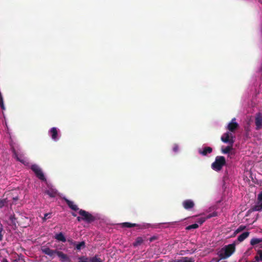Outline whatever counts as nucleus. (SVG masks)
<instances>
[{"mask_svg":"<svg viewBox=\"0 0 262 262\" xmlns=\"http://www.w3.org/2000/svg\"><path fill=\"white\" fill-rule=\"evenodd\" d=\"M42 252L46 255L53 258L56 254L61 262H71L70 257L62 251L57 250H52L47 247H42L41 248Z\"/></svg>","mask_w":262,"mask_h":262,"instance_id":"nucleus-1","label":"nucleus"},{"mask_svg":"<svg viewBox=\"0 0 262 262\" xmlns=\"http://www.w3.org/2000/svg\"><path fill=\"white\" fill-rule=\"evenodd\" d=\"M226 159L223 156H217L215 161L211 164V168L216 171H220L226 165Z\"/></svg>","mask_w":262,"mask_h":262,"instance_id":"nucleus-2","label":"nucleus"},{"mask_svg":"<svg viewBox=\"0 0 262 262\" xmlns=\"http://www.w3.org/2000/svg\"><path fill=\"white\" fill-rule=\"evenodd\" d=\"M79 214L82 216V221L87 223H91L96 220V217L94 216L84 210L80 209L79 210Z\"/></svg>","mask_w":262,"mask_h":262,"instance_id":"nucleus-3","label":"nucleus"},{"mask_svg":"<svg viewBox=\"0 0 262 262\" xmlns=\"http://www.w3.org/2000/svg\"><path fill=\"white\" fill-rule=\"evenodd\" d=\"M31 170L35 173L36 176L40 180L46 182L47 180L41 168L36 164H33L31 167Z\"/></svg>","mask_w":262,"mask_h":262,"instance_id":"nucleus-4","label":"nucleus"},{"mask_svg":"<svg viewBox=\"0 0 262 262\" xmlns=\"http://www.w3.org/2000/svg\"><path fill=\"white\" fill-rule=\"evenodd\" d=\"M12 153L14 157L16 159L17 161L21 162V163L25 164L26 162L24 155L21 152L16 151L14 147L12 149Z\"/></svg>","mask_w":262,"mask_h":262,"instance_id":"nucleus-5","label":"nucleus"},{"mask_svg":"<svg viewBox=\"0 0 262 262\" xmlns=\"http://www.w3.org/2000/svg\"><path fill=\"white\" fill-rule=\"evenodd\" d=\"M221 259H224L229 256V244L226 245L218 253Z\"/></svg>","mask_w":262,"mask_h":262,"instance_id":"nucleus-6","label":"nucleus"},{"mask_svg":"<svg viewBox=\"0 0 262 262\" xmlns=\"http://www.w3.org/2000/svg\"><path fill=\"white\" fill-rule=\"evenodd\" d=\"M78 262H102V261L100 258H98L96 256L90 258L81 256L79 257Z\"/></svg>","mask_w":262,"mask_h":262,"instance_id":"nucleus-7","label":"nucleus"},{"mask_svg":"<svg viewBox=\"0 0 262 262\" xmlns=\"http://www.w3.org/2000/svg\"><path fill=\"white\" fill-rule=\"evenodd\" d=\"M255 123L256 125V130H258L262 127V114L258 113L255 115Z\"/></svg>","mask_w":262,"mask_h":262,"instance_id":"nucleus-8","label":"nucleus"},{"mask_svg":"<svg viewBox=\"0 0 262 262\" xmlns=\"http://www.w3.org/2000/svg\"><path fill=\"white\" fill-rule=\"evenodd\" d=\"M182 206L186 210H190L194 207V203L192 200L188 199L183 202Z\"/></svg>","mask_w":262,"mask_h":262,"instance_id":"nucleus-9","label":"nucleus"},{"mask_svg":"<svg viewBox=\"0 0 262 262\" xmlns=\"http://www.w3.org/2000/svg\"><path fill=\"white\" fill-rule=\"evenodd\" d=\"M63 199L66 202L69 208H70L72 210L74 211H78L80 210L78 206L75 204L73 201H71L66 198H63Z\"/></svg>","mask_w":262,"mask_h":262,"instance_id":"nucleus-10","label":"nucleus"},{"mask_svg":"<svg viewBox=\"0 0 262 262\" xmlns=\"http://www.w3.org/2000/svg\"><path fill=\"white\" fill-rule=\"evenodd\" d=\"M250 210L252 211H260L262 210V201L257 199L256 204L251 208Z\"/></svg>","mask_w":262,"mask_h":262,"instance_id":"nucleus-11","label":"nucleus"},{"mask_svg":"<svg viewBox=\"0 0 262 262\" xmlns=\"http://www.w3.org/2000/svg\"><path fill=\"white\" fill-rule=\"evenodd\" d=\"M216 215H217V213L216 212H213L212 213H210L208 215H207L206 217H202L199 218L197 222L201 225L203 224L207 219H210L212 217L215 216Z\"/></svg>","mask_w":262,"mask_h":262,"instance_id":"nucleus-12","label":"nucleus"},{"mask_svg":"<svg viewBox=\"0 0 262 262\" xmlns=\"http://www.w3.org/2000/svg\"><path fill=\"white\" fill-rule=\"evenodd\" d=\"M68 242H71L72 244L75 246L77 250H80L82 249H83L85 247V243L84 241H82L81 242H80L79 243H77L76 242H72V241H70V239L68 240Z\"/></svg>","mask_w":262,"mask_h":262,"instance_id":"nucleus-13","label":"nucleus"},{"mask_svg":"<svg viewBox=\"0 0 262 262\" xmlns=\"http://www.w3.org/2000/svg\"><path fill=\"white\" fill-rule=\"evenodd\" d=\"M212 151V148L210 147H205L203 149L200 148L198 150L199 153L204 156H206L208 154H210Z\"/></svg>","mask_w":262,"mask_h":262,"instance_id":"nucleus-14","label":"nucleus"},{"mask_svg":"<svg viewBox=\"0 0 262 262\" xmlns=\"http://www.w3.org/2000/svg\"><path fill=\"white\" fill-rule=\"evenodd\" d=\"M45 193L48 194L51 198H54L57 194V190L53 188H49L46 190Z\"/></svg>","mask_w":262,"mask_h":262,"instance_id":"nucleus-15","label":"nucleus"},{"mask_svg":"<svg viewBox=\"0 0 262 262\" xmlns=\"http://www.w3.org/2000/svg\"><path fill=\"white\" fill-rule=\"evenodd\" d=\"M123 228H132L134 227H138L139 229L142 228L141 226L137 224L130 223L128 222H124L121 224Z\"/></svg>","mask_w":262,"mask_h":262,"instance_id":"nucleus-16","label":"nucleus"},{"mask_svg":"<svg viewBox=\"0 0 262 262\" xmlns=\"http://www.w3.org/2000/svg\"><path fill=\"white\" fill-rule=\"evenodd\" d=\"M249 235V232H248V231L244 232L238 236L237 239L236 241L237 243H239V242H242L244 239H245L247 237H248Z\"/></svg>","mask_w":262,"mask_h":262,"instance_id":"nucleus-17","label":"nucleus"},{"mask_svg":"<svg viewBox=\"0 0 262 262\" xmlns=\"http://www.w3.org/2000/svg\"><path fill=\"white\" fill-rule=\"evenodd\" d=\"M50 132L51 135L52 139L56 141L57 140L58 132L56 127H52L51 128Z\"/></svg>","mask_w":262,"mask_h":262,"instance_id":"nucleus-18","label":"nucleus"},{"mask_svg":"<svg viewBox=\"0 0 262 262\" xmlns=\"http://www.w3.org/2000/svg\"><path fill=\"white\" fill-rule=\"evenodd\" d=\"M55 238L58 241L63 243L66 242V238L62 232L56 234L55 235Z\"/></svg>","mask_w":262,"mask_h":262,"instance_id":"nucleus-19","label":"nucleus"},{"mask_svg":"<svg viewBox=\"0 0 262 262\" xmlns=\"http://www.w3.org/2000/svg\"><path fill=\"white\" fill-rule=\"evenodd\" d=\"M144 239L143 237L139 236L137 237L135 241L133 243L134 247H138L140 246L144 242Z\"/></svg>","mask_w":262,"mask_h":262,"instance_id":"nucleus-20","label":"nucleus"},{"mask_svg":"<svg viewBox=\"0 0 262 262\" xmlns=\"http://www.w3.org/2000/svg\"><path fill=\"white\" fill-rule=\"evenodd\" d=\"M221 140L224 143L229 142V132H227L222 136Z\"/></svg>","mask_w":262,"mask_h":262,"instance_id":"nucleus-21","label":"nucleus"},{"mask_svg":"<svg viewBox=\"0 0 262 262\" xmlns=\"http://www.w3.org/2000/svg\"><path fill=\"white\" fill-rule=\"evenodd\" d=\"M194 259L192 258L188 257H182L180 260H174L173 262H194Z\"/></svg>","mask_w":262,"mask_h":262,"instance_id":"nucleus-22","label":"nucleus"},{"mask_svg":"<svg viewBox=\"0 0 262 262\" xmlns=\"http://www.w3.org/2000/svg\"><path fill=\"white\" fill-rule=\"evenodd\" d=\"M255 260L256 262L262 261V250H259L257 251V254L255 256Z\"/></svg>","mask_w":262,"mask_h":262,"instance_id":"nucleus-23","label":"nucleus"},{"mask_svg":"<svg viewBox=\"0 0 262 262\" xmlns=\"http://www.w3.org/2000/svg\"><path fill=\"white\" fill-rule=\"evenodd\" d=\"M262 242V238H253L251 239L250 241V244L252 246H254L256 244H258Z\"/></svg>","mask_w":262,"mask_h":262,"instance_id":"nucleus-24","label":"nucleus"},{"mask_svg":"<svg viewBox=\"0 0 262 262\" xmlns=\"http://www.w3.org/2000/svg\"><path fill=\"white\" fill-rule=\"evenodd\" d=\"M238 127V124L236 122H230V132H233Z\"/></svg>","mask_w":262,"mask_h":262,"instance_id":"nucleus-25","label":"nucleus"},{"mask_svg":"<svg viewBox=\"0 0 262 262\" xmlns=\"http://www.w3.org/2000/svg\"><path fill=\"white\" fill-rule=\"evenodd\" d=\"M237 244L236 241H234L232 244H230V256L235 252V246Z\"/></svg>","mask_w":262,"mask_h":262,"instance_id":"nucleus-26","label":"nucleus"},{"mask_svg":"<svg viewBox=\"0 0 262 262\" xmlns=\"http://www.w3.org/2000/svg\"><path fill=\"white\" fill-rule=\"evenodd\" d=\"M199 227V225L198 224H193L190 225L188 226L186 228V230H191L192 229H196Z\"/></svg>","mask_w":262,"mask_h":262,"instance_id":"nucleus-27","label":"nucleus"},{"mask_svg":"<svg viewBox=\"0 0 262 262\" xmlns=\"http://www.w3.org/2000/svg\"><path fill=\"white\" fill-rule=\"evenodd\" d=\"M51 213H45L44 214V216L42 219V221L43 222L46 221L47 219H50L51 217Z\"/></svg>","mask_w":262,"mask_h":262,"instance_id":"nucleus-28","label":"nucleus"},{"mask_svg":"<svg viewBox=\"0 0 262 262\" xmlns=\"http://www.w3.org/2000/svg\"><path fill=\"white\" fill-rule=\"evenodd\" d=\"M222 151L223 154H229V145L226 147L225 148H222Z\"/></svg>","mask_w":262,"mask_h":262,"instance_id":"nucleus-29","label":"nucleus"},{"mask_svg":"<svg viewBox=\"0 0 262 262\" xmlns=\"http://www.w3.org/2000/svg\"><path fill=\"white\" fill-rule=\"evenodd\" d=\"M10 220L11 221L12 224L15 225V221H16V217L15 216V215H10L9 217Z\"/></svg>","mask_w":262,"mask_h":262,"instance_id":"nucleus-30","label":"nucleus"},{"mask_svg":"<svg viewBox=\"0 0 262 262\" xmlns=\"http://www.w3.org/2000/svg\"><path fill=\"white\" fill-rule=\"evenodd\" d=\"M228 178L226 176H225L223 178V188H226V186L225 185H226V181H228Z\"/></svg>","mask_w":262,"mask_h":262,"instance_id":"nucleus-31","label":"nucleus"},{"mask_svg":"<svg viewBox=\"0 0 262 262\" xmlns=\"http://www.w3.org/2000/svg\"><path fill=\"white\" fill-rule=\"evenodd\" d=\"M230 155L232 154V143H233V140L232 139V137H231V136L230 135Z\"/></svg>","mask_w":262,"mask_h":262,"instance_id":"nucleus-32","label":"nucleus"},{"mask_svg":"<svg viewBox=\"0 0 262 262\" xmlns=\"http://www.w3.org/2000/svg\"><path fill=\"white\" fill-rule=\"evenodd\" d=\"M241 232V230L239 229H236L233 233V234L230 236V237H234L236 234Z\"/></svg>","mask_w":262,"mask_h":262,"instance_id":"nucleus-33","label":"nucleus"},{"mask_svg":"<svg viewBox=\"0 0 262 262\" xmlns=\"http://www.w3.org/2000/svg\"><path fill=\"white\" fill-rule=\"evenodd\" d=\"M3 231V229L2 227L0 228V241H2L3 235L2 234V231Z\"/></svg>","mask_w":262,"mask_h":262,"instance_id":"nucleus-34","label":"nucleus"},{"mask_svg":"<svg viewBox=\"0 0 262 262\" xmlns=\"http://www.w3.org/2000/svg\"><path fill=\"white\" fill-rule=\"evenodd\" d=\"M257 199H258V200H261V201H262V191H261V192H260L258 194V196H257Z\"/></svg>","mask_w":262,"mask_h":262,"instance_id":"nucleus-35","label":"nucleus"},{"mask_svg":"<svg viewBox=\"0 0 262 262\" xmlns=\"http://www.w3.org/2000/svg\"><path fill=\"white\" fill-rule=\"evenodd\" d=\"M178 146L177 145H175L174 147H173V150L174 152H177L178 150Z\"/></svg>","mask_w":262,"mask_h":262,"instance_id":"nucleus-36","label":"nucleus"},{"mask_svg":"<svg viewBox=\"0 0 262 262\" xmlns=\"http://www.w3.org/2000/svg\"><path fill=\"white\" fill-rule=\"evenodd\" d=\"M156 236H152V237H151L150 238H149V241L150 242L154 241V240H155L156 239Z\"/></svg>","mask_w":262,"mask_h":262,"instance_id":"nucleus-37","label":"nucleus"},{"mask_svg":"<svg viewBox=\"0 0 262 262\" xmlns=\"http://www.w3.org/2000/svg\"><path fill=\"white\" fill-rule=\"evenodd\" d=\"M77 220L78 222H80V221H82V216H78V217H77Z\"/></svg>","mask_w":262,"mask_h":262,"instance_id":"nucleus-38","label":"nucleus"},{"mask_svg":"<svg viewBox=\"0 0 262 262\" xmlns=\"http://www.w3.org/2000/svg\"><path fill=\"white\" fill-rule=\"evenodd\" d=\"M245 227L244 226H240L237 229H239L241 230V231H242L244 228H245Z\"/></svg>","mask_w":262,"mask_h":262,"instance_id":"nucleus-39","label":"nucleus"},{"mask_svg":"<svg viewBox=\"0 0 262 262\" xmlns=\"http://www.w3.org/2000/svg\"><path fill=\"white\" fill-rule=\"evenodd\" d=\"M2 262H9L8 260L6 258H4L2 260Z\"/></svg>","mask_w":262,"mask_h":262,"instance_id":"nucleus-40","label":"nucleus"},{"mask_svg":"<svg viewBox=\"0 0 262 262\" xmlns=\"http://www.w3.org/2000/svg\"><path fill=\"white\" fill-rule=\"evenodd\" d=\"M235 118H233L231 120V121H230V122H235Z\"/></svg>","mask_w":262,"mask_h":262,"instance_id":"nucleus-41","label":"nucleus"},{"mask_svg":"<svg viewBox=\"0 0 262 262\" xmlns=\"http://www.w3.org/2000/svg\"><path fill=\"white\" fill-rule=\"evenodd\" d=\"M178 222L177 221H175V222H171V223H169V224H170V225H173L174 224V223H177Z\"/></svg>","mask_w":262,"mask_h":262,"instance_id":"nucleus-42","label":"nucleus"},{"mask_svg":"<svg viewBox=\"0 0 262 262\" xmlns=\"http://www.w3.org/2000/svg\"><path fill=\"white\" fill-rule=\"evenodd\" d=\"M72 215L73 216H76V215H76V214L75 213H74V212H72Z\"/></svg>","mask_w":262,"mask_h":262,"instance_id":"nucleus-43","label":"nucleus"},{"mask_svg":"<svg viewBox=\"0 0 262 262\" xmlns=\"http://www.w3.org/2000/svg\"><path fill=\"white\" fill-rule=\"evenodd\" d=\"M227 128L229 130V123L227 124Z\"/></svg>","mask_w":262,"mask_h":262,"instance_id":"nucleus-44","label":"nucleus"}]
</instances>
